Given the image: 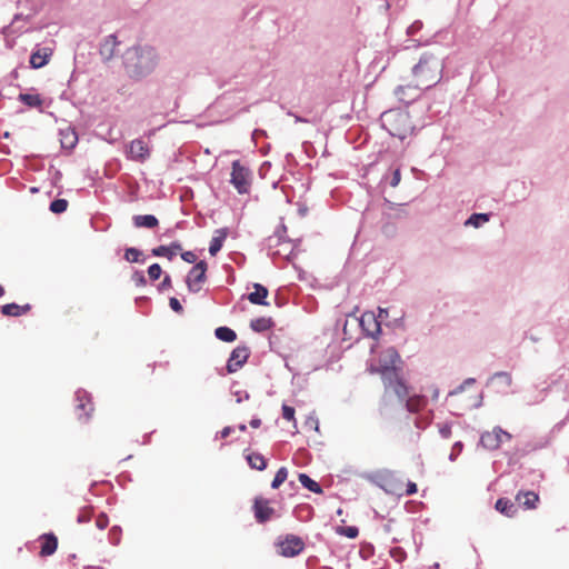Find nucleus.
Segmentation results:
<instances>
[{
    "mask_svg": "<svg viewBox=\"0 0 569 569\" xmlns=\"http://www.w3.org/2000/svg\"><path fill=\"white\" fill-rule=\"evenodd\" d=\"M158 63V54L150 46H134L123 54V66L131 78H141L152 72Z\"/></svg>",
    "mask_w": 569,
    "mask_h": 569,
    "instance_id": "obj_1",
    "label": "nucleus"
},
{
    "mask_svg": "<svg viewBox=\"0 0 569 569\" xmlns=\"http://www.w3.org/2000/svg\"><path fill=\"white\" fill-rule=\"evenodd\" d=\"M443 62L432 53H423L412 68L413 81L418 88L430 89L442 78Z\"/></svg>",
    "mask_w": 569,
    "mask_h": 569,
    "instance_id": "obj_2",
    "label": "nucleus"
},
{
    "mask_svg": "<svg viewBox=\"0 0 569 569\" xmlns=\"http://www.w3.org/2000/svg\"><path fill=\"white\" fill-rule=\"evenodd\" d=\"M382 126L392 137L401 140L406 139L413 129L409 114L396 110L382 114Z\"/></svg>",
    "mask_w": 569,
    "mask_h": 569,
    "instance_id": "obj_3",
    "label": "nucleus"
},
{
    "mask_svg": "<svg viewBox=\"0 0 569 569\" xmlns=\"http://www.w3.org/2000/svg\"><path fill=\"white\" fill-rule=\"evenodd\" d=\"M386 363L373 369L372 372H378L381 376L383 386L386 390H388L390 387H393L395 382L401 379L396 367V363L400 360V356L395 348H389L386 350Z\"/></svg>",
    "mask_w": 569,
    "mask_h": 569,
    "instance_id": "obj_4",
    "label": "nucleus"
},
{
    "mask_svg": "<svg viewBox=\"0 0 569 569\" xmlns=\"http://www.w3.org/2000/svg\"><path fill=\"white\" fill-rule=\"evenodd\" d=\"M230 182L240 194L248 193L251 187V171L239 160L232 162Z\"/></svg>",
    "mask_w": 569,
    "mask_h": 569,
    "instance_id": "obj_5",
    "label": "nucleus"
},
{
    "mask_svg": "<svg viewBox=\"0 0 569 569\" xmlns=\"http://www.w3.org/2000/svg\"><path fill=\"white\" fill-rule=\"evenodd\" d=\"M277 547L281 556L295 557L305 549V542L298 536L287 535L277 542Z\"/></svg>",
    "mask_w": 569,
    "mask_h": 569,
    "instance_id": "obj_6",
    "label": "nucleus"
},
{
    "mask_svg": "<svg viewBox=\"0 0 569 569\" xmlns=\"http://www.w3.org/2000/svg\"><path fill=\"white\" fill-rule=\"evenodd\" d=\"M76 412L78 415V419L87 422L94 411L91 396L84 390H78L76 392Z\"/></svg>",
    "mask_w": 569,
    "mask_h": 569,
    "instance_id": "obj_7",
    "label": "nucleus"
},
{
    "mask_svg": "<svg viewBox=\"0 0 569 569\" xmlns=\"http://www.w3.org/2000/svg\"><path fill=\"white\" fill-rule=\"evenodd\" d=\"M503 439L510 440L511 435L500 427H496L492 431L483 432L480 437V442L486 449L496 450L500 447Z\"/></svg>",
    "mask_w": 569,
    "mask_h": 569,
    "instance_id": "obj_8",
    "label": "nucleus"
},
{
    "mask_svg": "<svg viewBox=\"0 0 569 569\" xmlns=\"http://www.w3.org/2000/svg\"><path fill=\"white\" fill-rule=\"evenodd\" d=\"M207 263L206 261L197 262L187 277V286L190 291L198 292L201 289V284L206 280Z\"/></svg>",
    "mask_w": 569,
    "mask_h": 569,
    "instance_id": "obj_9",
    "label": "nucleus"
},
{
    "mask_svg": "<svg viewBox=\"0 0 569 569\" xmlns=\"http://www.w3.org/2000/svg\"><path fill=\"white\" fill-rule=\"evenodd\" d=\"M359 325L366 336L377 338L381 331L380 322L377 320L373 312H363L359 319Z\"/></svg>",
    "mask_w": 569,
    "mask_h": 569,
    "instance_id": "obj_10",
    "label": "nucleus"
},
{
    "mask_svg": "<svg viewBox=\"0 0 569 569\" xmlns=\"http://www.w3.org/2000/svg\"><path fill=\"white\" fill-rule=\"evenodd\" d=\"M250 350L248 347H237L230 355L227 363L228 372L232 373L238 371L248 360Z\"/></svg>",
    "mask_w": 569,
    "mask_h": 569,
    "instance_id": "obj_11",
    "label": "nucleus"
},
{
    "mask_svg": "<svg viewBox=\"0 0 569 569\" xmlns=\"http://www.w3.org/2000/svg\"><path fill=\"white\" fill-rule=\"evenodd\" d=\"M254 518L259 523L269 521L274 515V509L270 507L267 499L257 497L253 502Z\"/></svg>",
    "mask_w": 569,
    "mask_h": 569,
    "instance_id": "obj_12",
    "label": "nucleus"
},
{
    "mask_svg": "<svg viewBox=\"0 0 569 569\" xmlns=\"http://www.w3.org/2000/svg\"><path fill=\"white\" fill-rule=\"evenodd\" d=\"M421 88L417 87V83L413 81L412 84L399 86L395 89V96L397 99L403 103H410L415 101L420 96Z\"/></svg>",
    "mask_w": 569,
    "mask_h": 569,
    "instance_id": "obj_13",
    "label": "nucleus"
},
{
    "mask_svg": "<svg viewBox=\"0 0 569 569\" xmlns=\"http://www.w3.org/2000/svg\"><path fill=\"white\" fill-rule=\"evenodd\" d=\"M128 153L132 160L144 161L149 157L148 146L140 139L132 140Z\"/></svg>",
    "mask_w": 569,
    "mask_h": 569,
    "instance_id": "obj_14",
    "label": "nucleus"
},
{
    "mask_svg": "<svg viewBox=\"0 0 569 569\" xmlns=\"http://www.w3.org/2000/svg\"><path fill=\"white\" fill-rule=\"evenodd\" d=\"M40 556L48 557L56 552L58 548V538L53 533H44L41 536Z\"/></svg>",
    "mask_w": 569,
    "mask_h": 569,
    "instance_id": "obj_15",
    "label": "nucleus"
},
{
    "mask_svg": "<svg viewBox=\"0 0 569 569\" xmlns=\"http://www.w3.org/2000/svg\"><path fill=\"white\" fill-rule=\"evenodd\" d=\"M516 501L525 509H536L539 496L533 491H519L516 495Z\"/></svg>",
    "mask_w": 569,
    "mask_h": 569,
    "instance_id": "obj_16",
    "label": "nucleus"
},
{
    "mask_svg": "<svg viewBox=\"0 0 569 569\" xmlns=\"http://www.w3.org/2000/svg\"><path fill=\"white\" fill-rule=\"evenodd\" d=\"M52 54V50L43 48L34 51L30 57V64L34 69L44 67L49 62V58Z\"/></svg>",
    "mask_w": 569,
    "mask_h": 569,
    "instance_id": "obj_17",
    "label": "nucleus"
},
{
    "mask_svg": "<svg viewBox=\"0 0 569 569\" xmlns=\"http://www.w3.org/2000/svg\"><path fill=\"white\" fill-rule=\"evenodd\" d=\"M253 289L254 291L248 295V300L253 305L269 306V302L266 300L268 297V289L260 283H254Z\"/></svg>",
    "mask_w": 569,
    "mask_h": 569,
    "instance_id": "obj_18",
    "label": "nucleus"
},
{
    "mask_svg": "<svg viewBox=\"0 0 569 569\" xmlns=\"http://www.w3.org/2000/svg\"><path fill=\"white\" fill-rule=\"evenodd\" d=\"M31 310V305H17L14 302L7 303L1 307V313L6 317H20L22 315L28 313Z\"/></svg>",
    "mask_w": 569,
    "mask_h": 569,
    "instance_id": "obj_19",
    "label": "nucleus"
},
{
    "mask_svg": "<svg viewBox=\"0 0 569 569\" xmlns=\"http://www.w3.org/2000/svg\"><path fill=\"white\" fill-rule=\"evenodd\" d=\"M182 250L179 242H172L170 246H159L152 249V254L156 257H166L171 260L178 252Z\"/></svg>",
    "mask_w": 569,
    "mask_h": 569,
    "instance_id": "obj_20",
    "label": "nucleus"
},
{
    "mask_svg": "<svg viewBox=\"0 0 569 569\" xmlns=\"http://www.w3.org/2000/svg\"><path fill=\"white\" fill-rule=\"evenodd\" d=\"M117 37L114 34L108 36L103 43L100 47V54L104 60H110L116 52V47L118 46Z\"/></svg>",
    "mask_w": 569,
    "mask_h": 569,
    "instance_id": "obj_21",
    "label": "nucleus"
},
{
    "mask_svg": "<svg viewBox=\"0 0 569 569\" xmlns=\"http://www.w3.org/2000/svg\"><path fill=\"white\" fill-rule=\"evenodd\" d=\"M132 221L136 228L153 229L159 224L153 214H137L132 218Z\"/></svg>",
    "mask_w": 569,
    "mask_h": 569,
    "instance_id": "obj_22",
    "label": "nucleus"
},
{
    "mask_svg": "<svg viewBox=\"0 0 569 569\" xmlns=\"http://www.w3.org/2000/svg\"><path fill=\"white\" fill-rule=\"evenodd\" d=\"M495 508L497 511L507 517H513L517 512V506L510 499L507 498L498 499Z\"/></svg>",
    "mask_w": 569,
    "mask_h": 569,
    "instance_id": "obj_23",
    "label": "nucleus"
},
{
    "mask_svg": "<svg viewBox=\"0 0 569 569\" xmlns=\"http://www.w3.org/2000/svg\"><path fill=\"white\" fill-rule=\"evenodd\" d=\"M60 137L61 147L64 149H72L77 144L78 136L76 131L70 128L61 130Z\"/></svg>",
    "mask_w": 569,
    "mask_h": 569,
    "instance_id": "obj_24",
    "label": "nucleus"
},
{
    "mask_svg": "<svg viewBox=\"0 0 569 569\" xmlns=\"http://www.w3.org/2000/svg\"><path fill=\"white\" fill-rule=\"evenodd\" d=\"M226 238H227V231L224 229H220V230L216 231V236L211 239L210 246H209V252L211 256H216L220 251Z\"/></svg>",
    "mask_w": 569,
    "mask_h": 569,
    "instance_id": "obj_25",
    "label": "nucleus"
},
{
    "mask_svg": "<svg viewBox=\"0 0 569 569\" xmlns=\"http://www.w3.org/2000/svg\"><path fill=\"white\" fill-rule=\"evenodd\" d=\"M247 461L252 469L262 471L267 468V461H266L264 457L259 452L248 453Z\"/></svg>",
    "mask_w": 569,
    "mask_h": 569,
    "instance_id": "obj_26",
    "label": "nucleus"
},
{
    "mask_svg": "<svg viewBox=\"0 0 569 569\" xmlns=\"http://www.w3.org/2000/svg\"><path fill=\"white\" fill-rule=\"evenodd\" d=\"M273 326V321L271 318L260 317L252 319L250 322V328L256 332H263L269 330Z\"/></svg>",
    "mask_w": 569,
    "mask_h": 569,
    "instance_id": "obj_27",
    "label": "nucleus"
},
{
    "mask_svg": "<svg viewBox=\"0 0 569 569\" xmlns=\"http://www.w3.org/2000/svg\"><path fill=\"white\" fill-rule=\"evenodd\" d=\"M427 405L423 396H412L406 400V407L410 412H419Z\"/></svg>",
    "mask_w": 569,
    "mask_h": 569,
    "instance_id": "obj_28",
    "label": "nucleus"
},
{
    "mask_svg": "<svg viewBox=\"0 0 569 569\" xmlns=\"http://www.w3.org/2000/svg\"><path fill=\"white\" fill-rule=\"evenodd\" d=\"M298 478H299L300 483L305 488L310 490L311 492L322 493V489H321L320 485L317 481H315L313 479H311L308 475L299 473Z\"/></svg>",
    "mask_w": 569,
    "mask_h": 569,
    "instance_id": "obj_29",
    "label": "nucleus"
},
{
    "mask_svg": "<svg viewBox=\"0 0 569 569\" xmlns=\"http://www.w3.org/2000/svg\"><path fill=\"white\" fill-rule=\"evenodd\" d=\"M216 337L224 342H232L237 339L236 332L228 327H219L214 331Z\"/></svg>",
    "mask_w": 569,
    "mask_h": 569,
    "instance_id": "obj_30",
    "label": "nucleus"
},
{
    "mask_svg": "<svg viewBox=\"0 0 569 569\" xmlns=\"http://www.w3.org/2000/svg\"><path fill=\"white\" fill-rule=\"evenodd\" d=\"M19 100L31 108H40L42 106V99L39 94L21 93Z\"/></svg>",
    "mask_w": 569,
    "mask_h": 569,
    "instance_id": "obj_31",
    "label": "nucleus"
},
{
    "mask_svg": "<svg viewBox=\"0 0 569 569\" xmlns=\"http://www.w3.org/2000/svg\"><path fill=\"white\" fill-rule=\"evenodd\" d=\"M487 221H489V214L488 213H473L466 221V226H472L475 228H478V227H480L482 223H485Z\"/></svg>",
    "mask_w": 569,
    "mask_h": 569,
    "instance_id": "obj_32",
    "label": "nucleus"
},
{
    "mask_svg": "<svg viewBox=\"0 0 569 569\" xmlns=\"http://www.w3.org/2000/svg\"><path fill=\"white\" fill-rule=\"evenodd\" d=\"M389 389H392L400 400H405L408 397V388L402 379H399L393 383V387H390Z\"/></svg>",
    "mask_w": 569,
    "mask_h": 569,
    "instance_id": "obj_33",
    "label": "nucleus"
},
{
    "mask_svg": "<svg viewBox=\"0 0 569 569\" xmlns=\"http://www.w3.org/2000/svg\"><path fill=\"white\" fill-rule=\"evenodd\" d=\"M287 477H288L287 468L286 467H281L277 471V473H276V476H274V478H273V480L271 482V487L273 489H278L287 480Z\"/></svg>",
    "mask_w": 569,
    "mask_h": 569,
    "instance_id": "obj_34",
    "label": "nucleus"
},
{
    "mask_svg": "<svg viewBox=\"0 0 569 569\" xmlns=\"http://www.w3.org/2000/svg\"><path fill=\"white\" fill-rule=\"evenodd\" d=\"M68 208V201L66 199H56L50 203V210L53 213H62Z\"/></svg>",
    "mask_w": 569,
    "mask_h": 569,
    "instance_id": "obj_35",
    "label": "nucleus"
},
{
    "mask_svg": "<svg viewBox=\"0 0 569 569\" xmlns=\"http://www.w3.org/2000/svg\"><path fill=\"white\" fill-rule=\"evenodd\" d=\"M142 252L136 248H128L124 252V259L129 262H138L140 261V257Z\"/></svg>",
    "mask_w": 569,
    "mask_h": 569,
    "instance_id": "obj_36",
    "label": "nucleus"
},
{
    "mask_svg": "<svg viewBox=\"0 0 569 569\" xmlns=\"http://www.w3.org/2000/svg\"><path fill=\"white\" fill-rule=\"evenodd\" d=\"M91 517H92V508L91 507H84V508H82L79 511L78 517H77V521L79 523H84V522L90 521Z\"/></svg>",
    "mask_w": 569,
    "mask_h": 569,
    "instance_id": "obj_37",
    "label": "nucleus"
},
{
    "mask_svg": "<svg viewBox=\"0 0 569 569\" xmlns=\"http://www.w3.org/2000/svg\"><path fill=\"white\" fill-rule=\"evenodd\" d=\"M497 379L501 380L507 387H510L512 383L511 375L508 372H505V371L496 372L491 377V380H497Z\"/></svg>",
    "mask_w": 569,
    "mask_h": 569,
    "instance_id": "obj_38",
    "label": "nucleus"
},
{
    "mask_svg": "<svg viewBox=\"0 0 569 569\" xmlns=\"http://www.w3.org/2000/svg\"><path fill=\"white\" fill-rule=\"evenodd\" d=\"M162 273V269L159 263H153L148 268V276L151 280H158Z\"/></svg>",
    "mask_w": 569,
    "mask_h": 569,
    "instance_id": "obj_39",
    "label": "nucleus"
},
{
    "mask_svg": "<svg viewBox=\"0 0 569 569\" xmlns=\"http://www.w3.org/2000/svg\"><path fill=\"white\" fill-rule=\"evenodd\" d=\"M339 532L351 539L358 537L359 535V530L357 527H342L339 529Z\"/></svg>",
    "mask_w": 569,
    "mask_h": 569,
    "instance_id": "obj_40",
    "label": "nucleus"
},
{
    "mask_svg": "<svg viewBox=\"0 0 569 569\" xmlns=\"http://www.w3.org/2000/svg\"><path fill=\"white\" fill-rule=\"evenodd\" d=\"M282 417L288 421L295 420V409L290 406L283 405L282 406Z\"/></svg>",
    "mask_w": 569,
    "mask_h": 569,
    "instance_id": "obj_41",
    "label": "nucleus"
},
{
    "mask_svg": "<svg viewBox=\"0 0 569 569\" xmlns=\"http://www.w3.org/2000/svg\"><path fill=\"white\" fill-rule=\"evenodd\" d=\"M109 525V518L107 515L104 513H100L97 519H96V526L99 528V529H106Z\"/></svg>",
    "mask_w": 569,
    "mask_h": 569,
    "instance_id": "obj_42",
    "label": "nucleus"
},
{
    "mask_svg": "<svg viewBox=\"0 0 569 569\" xmlns=\"http://www.w3.org/2000/svg\"><path fill=\"white\" fill-rule=\"evenodd\" d=\"M400 180H401V172H400V169H396L393 172H392V177H391V180H390V186L392 188H396L399 183H400Z\"/></svg>",
    "mask_w": 569,
    "mask_h": 569,
    "instance_id": "obj_43",
    "label": "nucleus"
},
{
    "mask_svg": "<svg viewBox=\"0 0 569 569\" xmlns=\"http://www.w3.org/2000/svg\"><path fill=\"white\" fill-rule=\"evenodd\" d=\"M181 258L188 263H196L197 254L192 251H184L181 253Z\"/></svg>",
    "mask_w": 569,
    "mask_h": 569,
    "instance_id": "obj_44",
    "label": "nucleus"
},
{
    "mask_svg": "<svg viewBox=\"0 0 569 569\" xmlns=\"http://www.w3.org/2000/svg\"><path fill=\"white\" fill-rule=\"evenodd\" d=\"M169 305H170V308L178 313L182 312V310H183L180 301L174 297L170 298Z\"/></svg>",
    "mask_w": 569,
    "mask_h": 569,
    "instance_id": "obj_45",
    "label": "nucleus"
},
{
    "mask_svg": "<svg viewBox=\"0 0 569 569\" xmlns=\"http://www.w3.org/2000/svg\"><path fill=\"white\" fill-rule=\"evenodd\" d=\"M281 240H282V234H280V232H279V231H277L273 236H270V237L268 238L269 247H272V246H273V243H274V244L280 243V242H281Z\"/></svg>",
    "mask_w": 569,
    "mask_h": 569,
    "instance_id": "obj_46",
    "label": "nucleus"
},
{
    "mask_svg": "<svg viewBox=\"0 0 569 569\" xmlns=\"http://www.w3.org/2000/svg\"><path fill=\"white\" fill-rule=\"evenodd\" d=\"M417 485L415 482L408 481L406 485L405 495L411 496L417 492Z\"/></svg>",
    "mask_w": 569,
    "mask_h": 569,
    "instance_id": "obj_47",
    "label": "nucleus"
},
{
    "mask_svg": "<svg viewBox=\"0 0 569 569\" xmlns=\"http://www.w3.org/2000/svg\"><path fill=\"white\" fill-rule=\"evenodd\" d=\"M475 382V379H467L462 385H460L455 391L450 392V395H457L459 392H461L463 389H465V386L466 385H470V383H473Z\"/></svg>",
    "mask_w": 569,
    "mask_h": 569,
    "instance_id": "obj_48",
    "label": "nucleus"
},
{
    "mask_svg": "<svg viewBox=\"0 0 569 569\" xmlns=\"http://www.w3.org/2000/svg\"><path fill=\"white\" fill-rule=\"evenodd\" d=\"M133 280L138 283V284H144L146 280H144V276L142 272H136L133 274Z\"/></svg>",
    "mask_w": 569,
    "mask_h": 569,
    "instance_id": "obj_49",
    "label": "nucleus"
},
{
    "mask_svg": "<svg viewBox=\"0 0 569 569\" xmlns=\"http://www.w3.org/2000/svg\"><path fill=\"white\" fill-rule=\"evenodd\" d=\"M231 431H232L231 427H224L220 432L221 438H227L231 433Z\"/></svg>",
    "mask_w": 569,
    "mask_h": 569,
    "instance_id": "obj_50",
    "label": "nucleus"
},
{
    "mask_svg": "<svg viewBox=\"0 0 569 569\" xmlns=\"http://www.w3.org/2000/svg\"><path fill=\"white\" fill-rule=\"evenodd\" d=\"M161 286H162L163 288H169V287H171V278H170L169 276H166V277H164V279H163V281H162V283H161Z\"/></svg>",
    "mask_w": 569,
    "mask_h": 569,
    "instance_id": "obj_51",
    "label": "nucleus"
},
{
    "mask_svg": "<svg viewBox=\"0 0 569 569\" xmlns=\"http://www.w3.org/2000/svg\"><path fill=\"white\" fill-rule=\"evenodd\" d=\"M250 426H251L252 428H259V427L261 426V420H260V419H258V418L252 419V420L250 421Z\"/></svg>",
    "mask_w": 569,
    "mask_h": 569,
    "instance_id": "obj_52",
    "label": "nucleus"
},
{
    "mask_svg": "<svg viewBox=\"0 0 569 569\" xmlns=\"http://www.w3.org/2000/svg\"><path fill=\"white\" fill-rule=\"evenodd\" d=\"M462 450V443L461 442H456L453 448H452V451L453 452H460Z\"/></svg>",
    "mask_w": 569,
    "mask_h": 569,
    "instance_id": "obj_53",
    "label": "nucleus"
},
{
    "mask_svg": "<svg viewBox=\"0 0 569 569\" xmlns=\"http://www.w3.org/2000/svg\"><path fill=\"white\" fill-rule=\"evenodd\" d=\"M386 490H387V491H389V492H392V493H398V495H400V496L402 495V492H399V489H398V488H396V487H392V488H390V489H386Z\"/></svg>",
    "mask_w": 569,
    "mask_h": 569,
    "instance_id": "obj_54",
    "label": "nucleus"
},
{
    "mask_svg": "<svg viewBox=\"0 0 569 569\" xmlns=\"http://www.w3.org/2000/svg\"><path fill=\"white\" fill-rule=\"evenodd\" d=\"M440 568V563L439 562H435L430 569H439Z\"/></svg>",
    "mask_w": 569,
    "mask_h": 569,
    "instance_id": "obj_55",
    "label": "nucleus"
},
{
    "mask_svg": "<svg viewBox=\"0 0 569 569\" xmlns=\"http://www.w3.org/2000/svg\"><path fill=\"white\" fill-rule=\"evenodd\" d=\"M246 429H247L246 425H240V426H239V430H240V431H246Z\"/></svg>",
    "mask_w": 569,
    "mask_h": 569,
    "instance_id": "obj_56",
    "label": "nucleus"
},
{
    "mask_svg": "<svg viewBox=\"0 0 569 569\" xmlns=\"http://www.w3.org/2000/svg\"><path fill=\"white\" fill-rule=\"evenodd\" d=\"M4 295V288L0 284V297Z\"/></svg>",
    "mask_w": 569,
    "mask_h": 569,
    "instance_id": "obj_57",
    "label": "nucleus"
},
{
    "mask_svg": "<svg viewBox=\"0 0 569 569\" xmlns=\"http://www.w3.org/2000/svg\"><path fill=\"white\" fill-rule=\"evenodd\" d=\"M379 312H380V315H379L380 317H381V315H382L383 312L387 315V310L381 309V308L379 309Z\"/></svg>",
    "mask_w": 569,
    "mask_h": 569,
    "instance_id": "obj_58",
    "label": "nucleus"
},
{
    "mask_svg": "<svg viewBox=\"0 0 569 569\" xmlns=\"http://www.w3.org/2000/svg\"><path fill=\"white\" fill-rule=\"evenodd\" d=\"M281 230L282 232H286V227L283 224L281 226Z\"/></svg>",
    "mask_w": 569,
    "mask_h": 569,
    "instance_id": "obj_59",
    "label": "nucleus"
}]
</instances>
